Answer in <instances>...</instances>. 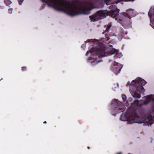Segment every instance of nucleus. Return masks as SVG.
Wrapping results in <instances>:
<instances>
[{
	"label": "nucleus",
	"mask_w": 154,
	"mask_h": 154,
	"mask_svg": "<svg viewBox=\"0 0 154 154\" xmlns=\"http://www.w3.org/2000/svg\"><path fill=\"white\" fill-rule=\"evenodd\" d=\"M111 106L112 111L117 113L123 112L125 108L122 102L116 99L112 101Z\"/></svg>",
	"instance_id": "obj_5"
},
{
	"label": "nucleus",
	"mask_w": 154,
	"mask_h": 154,
	"mask_svg": "<svg viewBox=\"0 0 154 154\" xmlns=\"http://www.w3.org/2000/svg\"><path fill=\"white\" fill-rule=\"evenodd\" d=\"M23 1V0H19V4L20 5Z\"/></svg>",
	"instance_id": "obj_20"
},
{
	"label": "nucleus",
	"mask_w": 154,
	"mask_h": 154,
	"mask_svg": "<svg viewBox=\"0 0 154 154\" xmlns=\"http://www.w3.org/2000/svg\"><path fill=\"white\" fill-rule=\"evenodd\" d=\"M46 4L48 7H52L59 11L64 12L68 15L74 16L81 14H88L90 11L94 8L93 3L91 1L85 2L86 7L77 6L74 3L77 2L78 0H72L71 2L66 0H41Z\"/></svg>",
	"instance_id": "obj_1"
},
{
	"label": "nucleus",
	"mask_w": 154,
	"mask_h": 154,
	"mask_svg": "<svg viewBox=\"0 0 154 154\" xmlns=\"http://www.w3.org/2000/svg\"><path fill=\"white\" fill-rule=\"evenodd\" d=\"M109 9L111 11L106 12V11L100 10L97 11L94 14L90 16L89 18L91 21H95L98 19H101L108 15L112 18H115L117 20L119 16V10L118 9L116 6L114 5H112L109 7Z\"/></svg>",
	"instance_id": "obj_3"
},
{
	"label": "nucleus",
	"mask_w": 154,
	"mask_h": 154,
	"mask_svg": "<svg viewBox=\"0 0 154 154\" xmlns=\"http://www.w3.org/2000/svg\"><path fill=\"white\" fill-rule=\"evenodd\" d=\"M102 60H98V61L96 59L94 60L91 61V63L92 65H95L97 64L98 63L102 61Z\"/></svg>",
	"instance_id": "obj_9"
},
{
	"label": "nucleus",
	"mask_w": 154,
	"mask_h": 154,
	"mask_svg": "<svg viewBox=\"0 0 154 154\" xmlns=\"http://www.w3.org/2000/svg\"><path fill=\"white\" fill-rule=\"evenodd\" d=\"M134 103L137 106H141L142 105L140 104L139 103V101L138 100H136L134 101Z\"/></svg>",
	"instance_id": "obj_11"
},
{
	"label": "nucleus",
	"mask_w": 154,
	"mask_h": 154,
	"mask_svg": "<svg viewBox=\"0 0 154 154\" xmlns=\"http://www.w3.org/2000/svg\"><path fill=\"white\" fill-rule=\"evenodd\" d=\"M87 41L88 42H97V40L95 39H91V40L90 39H88L87 40Z\"/></svg>",
	"instance_id": "obj_13"
},
{
	"label": "nucleus",
	"mask_w": 154,
	"mask_h": 154,
	"mask_svg": "<svg viewBox=\"0 0 154 154\" xmlns=\"http://www.w3.org/2000/svg\"><path fill=\"white\" fill-rule=\"evenodd\" d=\"M106 46L105 45L100 43L98 46L91 49L88 51L86 54V56H88L89 53L91 54L93 56H95V58L98 57L100 58L110 55L115 54L114 57L118 58V51L117 50L113 48L110 52L106 51Z\"/></svg>",
	"instance_id": "obj_2"
},
{
	"label": "nucleus",
	"mask_w": 154,
	"mask_h": 154,
	"mask_svg": "<svg viewBox=\"0 0 154 154\" xmlns=\"http://www.w3.org/2000/svg\"><path fill=\"white\" fill-rule=\"evenodd\" d=\"M122 98L124 102H125L126 100V96L125 95H122Z\"/></svg>",
	"instance_id": "obj_15"
},
{
	"label": "nucleus",
	"mask_w": 154,
	"mask_h": 154,
	"mask_svg": "<svg viewBox=\"0 0 154 154\" xmlns=\"http://www.w3.org/2000/svg\"><path fill=\"white\" fill-rule=\"evenodd\" d=\"M12 10H13V9H12V8L9 9H8V13L9 14H11L12 12Z\"/></svg>",
	"instance_id": "obj_16"
},
{
	"label": "nucleus",
	"mask_w": 154,
	"mask_h": 154,
	"mask_svg": "<svg viewBox=\"0 0 154 154\" xmlns=\"http://www.w3.org/2000/svg\"><path fill=\"white\" fill-rule=\"evenodd\" d=\"M123 66L117 62H114L112 67V71L115 74H117L120 71Z\"/></svg>",
	"instance_id": "obj_6"
},
{
	"label": "nucleus",
	"mask_w": 154,
	"mask_h": 154,
	"mask_svg": "<svg viewBox=\"0 0 154 154\" xmlns=\"http://www.w3.org/2000/svg\"><path fill=\"white\" fill-rule=\"evenodd\" d=\"M47 123V122L46 121H45L44 122V124H46Z\"/></svg>",
	"instance_id": "obj_24"
},
{
	"label": "nucleus",
	"mask_w": 154,
	"mask_h": 154,
	"mask_svg": "<svg viewBox=\"0 0 154 154\" xmlns=\"http://www.w3.org/2000/svg\"><path fill=\"white\" fill-rule=\"evenodd\" d=\"M92 60V57H90L88 60H87V62H90V60Z\"/></svg>",
	"instance_id": "obj_19"
},
{
	"label": "nucleus",
	"mask_w": 154,
	"mask_h": 154,
	"mask_svg": "<svg viewBox=\"0 0 154 154\" xmlns=\"http://www.w3.org/2000/svg\"><path fill=\"white\" fill-rule=\"evenodd\" d=\"M111 0H104V2L107 5H109L110 3Z\"/></svg>",
	"instance_id": "obj_14"
},
{
	"label": "nucleus",
	"mask_w": 154,
	"mask_h": 154,
	"mask_svg": "<svg viewBox=\"0 0 154 154\" xmlns=\"http://www.w3.org/2000/svg\"><path fill=\"white\" fill-rule=\"evenodd\" d=\"M116 154H122V153L121 152H119L117 153Z\"/></svg>",
	"instance_id": "obj_22"
},
{
	"label": "nucleus",
	"mask_w": 154,
	"mask_h": 154,
	"mask_svg": "<svg viewBox=\"0 0 154 154\" xmlns=\"http://www.w3.org/2000/svg\"><path fill=\"white\" fill-rule=\"evenodd\" d=\"M26 68L25 66H23L22 67V70L23 71H26Z\"/></svg>",
	"instance_id": "obj_17"
},
{
	"label": "nucleus",
	"mask_w": 154,
	"mask_h": 154,
	"mask_svg": "<svg viewBox=\"0 0 154 154\" xmlns=\"http://www.w3.org/2000/svg\"><path fill=\"white\" fill-rule=\"evenodd\" d=\"M146 83L144 80L139 77L133 80L129 87L130 91L132 96L134 97L140 98L141 96V94L138 93L137 92L139 93L143 92L144 89L143 86Z\"/></svg>",
	"instance_id": "obj_4"
},
{
	"label": "nucleus",
	"mask_w": 154,
	"mask_h": 154,
	"mask_svg": "<svg viewBox=\"0 0 154 154\" xmlns=\"http://www.w3.org/2000/svg\"><path fill=\"white\" fill-rule=\"evenodd\" d=\"M122 14L124 16L127 17L130 19L135 16L134 11L132 9L127 10L126 11V12H123Z\"/></svg>",
	"instance_id": "obj_7"
},
{
	"label": "nucleus",
	"mask_w": 154,
	"mask_h": 154,
	"mask_svg": "<svg viewBox=\"0 0 154 154\" xmlns=\"http://www.w3.org/2000/svg\"><path fill=\"white\" fill-rule=\"evenodd\" d=\"M105 36L106 38H107V40H108L109 39V36L108 35H107V34H106L105 35Z\"/></svg>",
	"instance_id": "obj_18"
},
{
	"label": "nucleus",
	"mask_w": 154,
	"mask_h": 154,
	"mask_svg": "<svg viewBox=\"0 0 154 154\" xmlns=\"http://www.w3.org/2000/svg\"><path fill=\"white\" fill-rule=\"evenodd\" d=\"M120 0H119L117 1H115L114 2L115 3L117 4V3H118V2H120Z\"/></svg>",
	"instance_id": "obj_21"
},
{
	"label": "nucleus",
	"mask_w": 154,
	"mask_h": 154,
	"mask_svg": "<svg viewBox=\"0 0 154 154\" xmlns=\"http://www.w3.org/2000/svg\"><path fill=\"white\" fill-rule=\"evenodd\" d=\"M128 154H130V153H128Z\"/></svg>",
	"instance_id": "obj_26"
},
{
	"label": "nucleus",
	"mask_w": 154,
	"mask_h": 154,
	"mask_svg": "<svg viewBox=\"0 0 154 154\" xmlns=\"http://www.w3.org/2000/svg\"><path fill=\"white\" fill-rule=\"evenodd\" d=\"M4 3L7 6H9L11 3V2L10 0H5Z\"/></svg>",
	"instance_id": "obj_12"
},
{
	"label": "nucleus",
	"mask_w": 154,
	"mask_h": 154,
	"mask_svg": "<svg viewBox=\"0 0 154 154\" xmlns=\"http://www.w3.org/2000/svg\"><path fill=\"white\" fill-rule=\"evenodd\" d=\"M2 80V78L0 77V81L1 80Z\"/></svg>",
	"instance_id": "obj_23"
},
{
	"label": "nucleus",
	"mask_w": 154,
	"mask_h": 154,
	"mask_svg": "<svg viewBox=\"0 0 154 154\" xmlns=\"http://www.w3.org/2000/svg\"><path fill=\"white\" fill-rule=\"evenodd\" d=\"M104 27H106V30L104 31V32H103V34H105V33L106 32H108L109 29L111 27V25L110 24V25H106Z\"/></svg>",
	"instance_id": "obj_10"
},
{
	"label": "nucleus",
	"mask_w": 154,
	"mask_h": 154,
	"mask_svg": "<svg viewBox=\"0 0 154 154\" xmlns=\"http://www.w3.org/2000/svg\"><path fill=\"white\" fill-rule=\"evenodd\" d=\"M152 101H154V97H153L152 95L151 94L146 97L143 104L145 105L147 104Z\"/></svg>",
	"instance_id": "obj_8"
},
{
	"label": "nucleus",
	"mask_w": 154,
	"mask_h": 154,
	"mask_svg": "<svg viewBox=\"0 0 154 154\" xmlns=\"http://www.w3.org/2000/svg\"><path fill=\"white\" fill-rule=\"evenodd\" d=\"M88 149H90V147H88Z\"/></svg>",
	"instance_id": "obj_25"
}]
</instances>
